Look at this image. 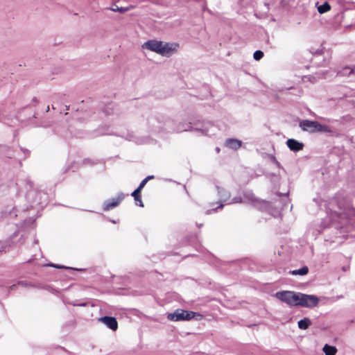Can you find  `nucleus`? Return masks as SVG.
Here are the masks:
<instances>
[{
  "label": "nucleus",
  "instance_id": "1",
  "mask_svg": "<svg viewBox=\"0 0 355 355\" xmlns=\"http://www.w3.org/2000/svg\"><path fill=\"white\" fill-rule=\"evenodd\" d=\"M141 47L163 57L169 58L178 52L180 45L177 42H166L157 40H150L145 42Z\"/></svg>",
  "mask_w": 355,
  "mask_h": 355
},
{
  "label": "nucleus",
  "instance_id": "2",
  "mask_svg": "<svg viewBox=\"0 0 355 355\" xmlns=\"http://www.w3.org/2000/svg\"><path fill=\"white\" fill-rule=\"evenodd\" d=\"M300 127L302 130L309 132H331V130L329 126L322 125L315 121L302 120L300 122Z\"/></svg>",
  "mask_w": 355,
  "mask_h": 355
},
{
  "label": "nucleus",
  "instance_id": "3",
  "mask_svg": "<svg viewBox=\"0 0 355 355\" xmlns=\"http://www.w3.org/2000/svg\"><path fill=\"white\" fill-rule=\"evenodd\" d=\"M319 298L314 295H307L302 293L297 294V306L312 308L318 306Z\"/></svg>",
  "mask_w": 355,
  "mask_h": 355
},
{
  "label": "nucleus",
  "instance_id": "4",
  "mask_svg": "<svg viewBox=\"0 0 355 355\" xmlns=\"http://www.w3.org/2000/svg\"><path fill=\"white\" fill-rule=\"evenodd\" d=\"M298 292L292 291H283L277 292L275 297L290 306H297Z\"/></svg>",
  "mask_w": 355,
  "mask_h": 355
},
{
  "label": "nucleus",
  "instance_id": "5",
  "mask_svg": "<svg viewBox=\"0 0 355 355\" xmlns=\"http://www.w3.org/2000/svg\"><path fill=\"white\" fill-rule=\"evenodd\" d=\"M196 315V313L193 311H184L182 309H177L173 313L167 314V319L171 321H184L190 320Z\"/></svg>",
  "mask_w": 355,
  "mask_h": 355
},
{
  "label": "nucleus",
  "instance_id": "6",
  "mask_svg": "<svg viewBox=\"0 0 355 355\" xmlns=\"http://www.w3.org/2000/svg\"><path fill=\"white\" fill-rule=\"evenodd\" d=\"M194 130L199 132L202 135L211 136L216 133L217 128L210 122H205L200 128H196Z\"/></svg>",
  "mask_w": 355,
  "mask_h": 355
},
{
  "label": "nucleus",
  "instance_id": "7",
  "mask_svg": "<svg viewBox=\"0 0 355 355\" xmlns=\"http://www.w3.org/2000/svg\"><path fill=\"white\" fill-rule=\"evenodd\" d=\"M98 320L113 331H116L118 328L117 321L116 318L114 317H101L98 318Z\"/></svg>",
  "mask_w": 355,
  "mask_h": 355
},
{
  "label": "nucleus",
  "instance_id": "8",
  "mask_svg": "<svg viewBox=\"0 0 355 355\" xmlns=\"http://www.w3.org/2000/svg\"><path fill=\"white\" fill-rule=\"evenodd\" d=\"M124 196L123 194H120L117 198H113L111 200L107 201L104 205V210H110L115 207H116L121 201L123 200Z\"/></svg>",
  "mask_w": 355,
  "mask_h": 355
},
{
  "label": "nucleus",
  "instance_id": "9",
  "mask_svg": "<svg viewBox=\"0 0 355 355\" xmlns=\"http://www.w3.org/2000/svg\"><path fill=\"white\" fill-rule=\"evenodd\" d=\"M288 147L293 151H299L304 147V144L294 139H289L286 141Z\"/></svg>",
  "mask_w": 355,
  "mask_h": 355
},
{
  "label": "nucleus",
  "instance_id": "10",
  "mask_svg": "<svg viewBox=\"0 0 355 355\" xmlns=\"http://www.w3.org/2000/svg\"><path fill=\"white\" fill-rule=\"evenodd\" d=\"M225 145L229 148L236 150L241 147V141L237 139H230L226 141Z\"/></svg>",
  "mask_w": 355,
  "mask_h": 355
},
{
  "label": "nucleus",
  "instance_id": "11",
  "mask_svg": "<svg viewBox=\"0 0 355 355\" xmlns=\"http://www.w3.org/2000/svg\"><path fill=\"white\" fill-rule=\"evenodd\" d=\"M311 324V321L308 318H304L302 320H300L297 322L298 328L302 330H306L307 329L310 325Z\"/></svg>",
  "mask_w": 355,
  "mask_h": 355
},
{
  "label": "nucleus",
  "instance_id": "12",
  "mask_svg": "<svg viewBox=\"0 0 355 355\" xmlns=\"http://www.w3.org/2000/svg\"><path fill=\"white\" fill-rule=\"evenodd\" d=\"M322 351L325 355H336L337 349L334 346L325 344L322 348Z\"/></svg>",
  "mask_w": 355,
  "mask_h": 355
},
{
  "label": "nucleus",
  "instance_id": "13",
  "mask_svg": "<svg viewBox=\"0 0 355 355\" xmlns=\"http://www.w3.org/2000/svg\"><path fill=\"white\" fill-rule=\"evenodd\" d=\"M133 6H129V7H119L116 5L112 6L110 8V10L113 12H119L121 13H124L127 11H129L130 10L132 9Z\"/></svg>",
  "mask_w": 355,
  "mask_h": 355
},
{
  "label": "nucleus",
  "instance_id": "14",
  "mask_svg": "<svg viewBox=\"0 0 355 355\" xmlns=\"http://www.w3.org/2000/svg\"><path fill=\"white\" fill-rule=\"evenodd\" d=\"M309 268L307 266H304L302 268L294 270L290 272L293 275H305L308 273Z\"/></svg>",
  "mask_w": 355,
  "mask_h": 355
},
{
  "label": "nucleus",
  "instance_id": "15",
  "mask_svg": "<svg viewBox=\"0 0 355 355\" xmlns=\"http://www.w3.org/2000/svg\"><path fill=\"white\" fill-rule=\"evenodd\" d=\"M330 9H331V6L327 2H325L322 5H320L318 7V11L320 14L327 12L329 10H330Z\"/></svg>",
  "mask_w": 355,
  "mask_h": 355
},
{
  "label": "nucleus",
  "instance_id": "16",
  "mask_svg": "<svg viewBox=\"0 0 355 355\" xmlns=\"http://www.w3.org/2000/svg\"><path fill=\"white\" fill-rule=\"evenodd\" d=\"M217 189L218 190V193H220V198H221V200L223 201V202H226L227 201V200L229 199V197H230V194L227 191H226L224 189H221L217 187Z\"/></svg>",
  "mask_w": 355,
  "mask_h": 355
},
{
  "label": "nucleus",
  "instance_id": "17",
  "mask_svg": "<svg viewBox=\"0 0 355 355\" xmlns=\"http://www.w3.org/2000/svg\"><path fill=\"white\" fill-rule=\"evenodd\" d=\"M217 189L218 190V193H220V198H221V200L223 201V202H226L227 201V200L229 199V197H230V194L227 191H226L224 189H221L217 187Z\"/></svg>",
  "mask_w": 355,
  "mask_h": 355
},
{
  "label": "nucleus",
  "instance_id": "18",
  "mask_svg": "<svg viewBox=\"0 0 355 355\" xmlns=\"http://www.w3.org/2000/svg\"><path fill=\"white\" fill-rule=\"evenodd\" d=\"M355 71V67H345L343 69V73L345 76H349L350 74H352L354 73Z\"/></svg>",
  "mask_w": 355,
  "mask_h": 355
},
{
  "label": "nucleus",
  "instance_id": "19",
  "mask_svg": "<svg viewBox=\"0 0 355 355\" xmlns=\"http://www.w3.org/2000/svg\"><path fill=\"white\" fill-rule=\"evenodd\" d=\"M141 190L139 188H137L136 190H135L132 193V196L134 197L136 204H137V199L139 198V196H140V192Z\"/></svg>",
  "mask_w": 355,
  "mask_h": 355
},
{
  "label": "nucleus",
  "instance_id": "20",
  "mask_svg": "<svg viewBox=\"0 0 355 355\" xmlns=\"http://www.w3.org/2000/svg\"><path fill=\"white\" fill-rule=\"evenodd\" d=\"M253 56L256 60H259L263 58V53L261 51H256Z\"/></svg>",
  "mask_w": 355,
  "mask_h": 355
},
{
  "label": "nucleus",
  "instance_id": "21",
  "mask_svg": "<svg viewBox=\"0 0 355 355\" xmlns=\"http://www.w3.org/2000/svg\"><path fill=\"white\" fill-rule=\"evenodd\" d=\"M193 130V127L191 125H187V127H185L184 128H179L178 130L179 131H187V130Z\"/></svg>",
  "mask_w": 355,
  "mask_h": 355
},
{
  "label": "nucleus",
  "instance_id": "22",
  "mask_svg": "<svg viewBox=\"0 0 355 355\" xmlns=\"http://www.w3.org/2000/svg\"><path fill=\"white\" fill-rule=\"evenodd\" d=\"M147 182H148L147 180L144 179V180L141 182V183H140V184H139V187H138V188H139L140 189H143V187L146 185V184Z\"/></svg>",
  "mask_w": 355,
  "mask_h": 355
},
{
  "label": "nucleus",
  "instance_id": "23",
  "mask_svg": "<svg viewBox=\"0 0 355 355\" xmlns=\"http://www.w3.org/2000/svg\"><path fill=\"white\" fill-rule=\"evenodd\" d=\"M137 205H139V207H144V204H143V202L141 201V196H139V198L137 199Z\"/></svg>",
  "mask_w": 355,
  "mask_h": 355
},
{
  "label": "nucleus",
  "instance_id": "24",
  "mask_svg": "<svg viewBox=\"0 0 355 355\" xmlns=\"http://www.w3.org/2000/svg\"><path fill=\"white\" fill-rule=\"evenodd\" d=\"M153 178H154L153 175H148L145 179L147 180V181H148V180H150L151 179H153Z\"/></svg>",
  "mask_w": 355,
  "mask_h": 355
},
{
  "label": "nucleus",
  "instance_id": "25",
  "mask_svg": "<svg viewBox=\"0 0 355 355\" xmlns=\"http://www.w3.org/2000/svg\"><path fill=\"white\" fill-rule=\"evenodd\" d=\"M239 202V200H236V199H234L232 202Z\"/></svg>",
  "mask_w": 355,
  "mask_h": 355
},
{
  "label": "nucleus",
  "instance_id": "26",
  "mask_svg": "<svg viewBox=\"0 0 355 355\" xmlns=\"http://www.w3.org/2000/svg\"><path fill=\"white\" fill-rule=\"evenodd\" d=\"M54 267H55L57 268H60V266H54Z\"/></svg>",
  "mask_w": 355,
  "mask_h": 355
}]
</instances>
